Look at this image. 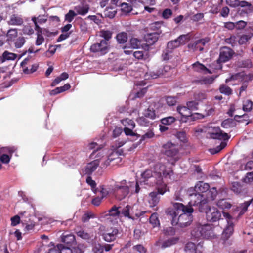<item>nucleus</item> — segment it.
<instances>
[{"instance_id": "obj_1", "label": "nucleus", "mask_w": 253, "mask_h": 253, "mask_svg": "<svg viewBox=\"0 0 253 253\" xmlns=\"http://www.w3.org/2000/svg\"><path fill=\"white\" fill-rule=\"evenodd\" d=\"M141 175L143 180L140 181L141 185L143 183L150 186L156 185L158 192H151L148 198L149 206L154 207L160 201L158 194L163 195L169 191L166 183L173 179V170L171 167L162 163H158L154 165L153 170L147 169Z\"/></svg>"}, {"instance_id": "obj_2", "label": "nucleus", "mask_w": 253, "mask_h": 253, "mask_svg": "<svg viewBox=\"0 0 253 253\" xmlns=\"http://www.w3.org/2000/svg\"><path fill=\"white\" fill-rule=\"evenodd\" d=\"M174 209L168 208L166 213L172 218V224L180 227L190 225L193 221L192 213L194 210L191 206H186L182 203H173Z\"/></svg>"}, {"instance_id": "obj_3", "label": "nucleus", "mask_w": 253, "mask_h": 253, "mask_svg": "<svg viewBox=\"0 0 253 253\" xmlns=\"http://www.w3.org/2000/svg\"><path fill=\"white\" fill-rule=\"evenodd\" d=\"M221 232L219 226H215L212 224H198L191 232L192 236L195 239L202 237L204 239L212 240L217 237Z\"/></svg>"}, {"instance_id": "obj_4", "label": "nucleus", "mask_w": 253, "mask_h": 253, "mask_svg": "<svg viewBox=\"0 0 253 253\" xmlns=\"http://www.w3.org/2000/svg\"><path fill=\"white\" fill-rule=\"evenodd\" d=\"M125 143L124 141H117L114 145L112 146L113 149L110 150H102L98 153V154L102 156L101 160L103 163L106 167L109 166L112 162L116 161L113 163L116 164L120 161L119 156L121 154L122 151L117 149L123 146Z\"/></svg>"}, {"instance_id": "obj_5", "label": "nucleus", "mask_w": 253, "mask_h": 253, "mask_svg": "<svg viewBox=\"0 0 253 253\" xmlns=\"http://www.w3.org/2000/svg\"><path fill=\"white\" fill-rule=\"evenodd\" d=\"M162 151L165 155L172 158L171 164L173 165L180 158L177 146L171 142H168L165 144L163 146Z\"/></svg>"}, {"instance_id": "obj_6", "label": "nucleus", "mask_w": 253, "mask_h": 253, "mask_svg": "<svg viewBox=\"0 0 253 253\" xmlns=\"http://www.w3.org/2000/svg\"><path fill=\"white\" fill-rule=\"evenodd\" d=\"M200 211L205 213L206 219L209 221L216 222L221 219V212L215 207H211L205 205L204 208H200Z\"/></svg>"}, {"instance_id": "obj_7", "label": "nucleus", "mask_w": 253, "mask_h": 253, "mask_svg": "<svg viewBox=\"0 0 253 253\" xmlns=\"http://www.w3.org/2000/svg\"><path fill=\"white\" fill-rule=\"evenodd\" d=\"M223 215L227 220V225L222 232V238L223 240H227L233 233L234 224L232 222V220L233 219V216L235 215H233V216H231L228 213H226L224 211H223Z\"/></svg>"}, {"instance_id": "obj_8", "label": "nucleus", "mask_w": 253, "mask_h": 253, "mask_svg": "<svg viewBox=\"0 0 253 253\" xmlns=\"http://www.w3.org/2000/svg\"><path fill=\"white\" fill-rule=\"evenodd\" d=\"M232 56V51L231 49L224 47L220 49V55L218 60L215 63L216 64L215 67H213V70H219L222 68L220 64L221 62L228 61Z\"/></svg>"}, {"instance_id": "obj_9", "label": "nucleus", "mask_w": 253, "mask_h": 253, "mask_svg": "<svg viewBox=\"0 0 253 253\" xmlns=\"http://www.w3.org/2000/svg\"><path fill=\"white\" fill-rule=\"evenodd\" d=\"M126 181L123 180L120 183H117L115 185L116 196L119 200H122L125 198L129 192V188L127 185H125Z\"/></svg>"}, {"instance_id": "obj_10", "label": "nucleus", "mask_w": 253, "mask_h": 253, "mask_svg": "<svg viewBox=\"0 0 253 253\" xmlns=\"http://www.w3.org/2000/svg\"><path fill=\"white\" fill-rule=\"evenodd\" d=\"M170 70V67L169 66H165L160 68L156 71H149L146 73L144 75L145 79L146 80L154 79L165 75L167 72Z\"/></svg>"}, {"instance_id": "obj_11", "label": "nucleus", "mask_w": 253, "mask_h": 253, "mask_svg": "<svg viewBox=\"0 0 253 253\" xmlns=\"http://www.w3.org/2000/svg\"><path fill=\"white\" fill-rule=\"evenodd\" d=\"M90 50L93 52H98L100 55H104L108 52V42L106 41L102 40L100 43L92 45Z\"/></svg>"}, {"instance_id": "obj_12", "label": "nucleus", "mask_w": 253, "mask_h": 253, "mask_svg": "<svg viewBox=\"0 0 253 253\" xmlns=\"http://www.w3.org/2000/svg\"><path fill=\"white\" fill-rule=\"evenodd\" d=\"M208 133L211 138L226 140L229 137L226 133L222 132L219 127H214L209 129Z\"/></svg>"}, {"instance_id": "obj_13", "label": "nucleus", "mask_w": 253, "mask_h": 253, "mask_svg": "<svg viewBox=\"0 0 253 253\" xmlns=\"http://www.w3.org/2000/svg\"><path fill=\"white\" fill-rule=\"evenodd\" d=\"M190 201L189 202V205H186V206H192L197 205L199 204L200 207L199 209L205 207V199H204L203 194H201L196 192L195 193H193L190 194Z\"/></svg>"}, {"instance_id": "obj_14", "label": "nucleus", "mask_w": 253, "mask_h": 253, "mask_svg": "<svg viewBox=\"0 0 253 253\" xmlns=\"http://www.w3.org/2000/svg\"><path fill=\"white\" fill-rule=\"evenodd\" d=\"M127 2H123L120 4L121 10L124 14L130 13L133 9V7L136 8L138 6L140 1L138 0H126Z\"/></svg>"}, {"instance_id": "obj_15", "label": "nucleus", "mask_w": 253, "mask_h": 253, "mask_svg": "<svg viewBox=\"0 0 253 253\" xmlns=\"http://www.w3.org/2000/svg\"><path fill=\"white\" fill-rule=\"evenodd\" d=\"M13 150L10 147H0V161L4 164H7L9 163L12 153Z\"/></svg>"}, {"instance_id": "obj_16", "label": "nucleus", "mask_w": 253, "mask_h": 253, "mask_svg": "<svg viewBox=\"0 0 253 253\" xmlns=\"http://www.w3.org/2000/svg\"><path fill=\"white\" fill-rule=\"evenodd\" d=\"M97 159L88 163L84 168V169H83V173L84 174H91L95 169H97V167L99 165V159L101 161L102 164H103L104 166V164L103 163L102 160L101 159L102 158V156L97 154Z\"/></svg>"}, {"instance_id": "obj_17", "label": "nucleus", "mask_w": 253, "mask_h": 253, "mask_svg": "<svg viewBox=\"0 0 253 253\" xmlns=\"http://www.w3.org/2000/svg\"><path fill=\"white\" fill-rule=\"evenodd\" d=\"M124 127V132L126 135L135 136L136 133L132 131L135 127L134 122L129 119H126L121 121Z\"/></svg>"}, {"instance_id": "obj_18", "label": "nucleus", "mask_w": 253, "mask_h": 253, "mask_svg": "<svg viewBox=\"0 0 253 253\" xmlns=\"http://www.w3.org/2000/svg\"><path fill=\"white\" fill-rule=\"evenodd\" d=\"M141 42L139 40L132 38L130 40L129 44L123 47L124 52L126 55H129L132 52V49L138 48Z\"/></svg>"}, {"instance_id": "obj_19", "label": "nucleus", "mask_w": 253, "mask_h": 253, "mask_svg": "<svg viewBox=\"0 0 253 253\" xmlns=\"http://www.w3.org/2000/svg\"><path fill=\"white\" fill-rule=\"evenodd\" d=\"M202 245L200 243L197 245L193 242L187 243L185 247V253H202Z\"/></svg>"}, {"instance_id": "obj_20", "label": "nucleus", "mask_w": 253, "mask_h": 253, "mask_svg": "<svg viewBox=\"0 0 253 253\" xmlns=\"http://www.w3.org/2000/svg\"><path fill=\"white\" fill-rule=\"evenodd\" d=\"M209 41L208 38H205L196 41L193 43L188 44V48L193 50H203V46Z\"/></svg>"}, {"instance_id": "obj_21", "label": "nucleus", "mask_w": 253, "mask_h": 253, "mask_svg": "<svg viewBox=\"0 0 253 253\" xmlns=\"http://www.w3.org/2000/svg\"><path fill=\"white\" fill-rule=\"evenodd\" d=\"M119 233L118 229L116 228H111L107 229L102 235L103 239L107 242H111L116 239Z\"/></svg>"}, {"instance_id": "obj_22", "label": "nucleus", "mask_w": 253, "mask_h": 253, "mask_svg": "<svg viewBox=\"0 0 253 253\" xmlns=\"http://www.w3.org/2000/svg\"><path fill=\"white\" fill-rule=\"evenodd\" d=\"M32 21L34 22L35 26V30L37 31V39L36 40L35 44L37 46L41 45L44 41V39L42 35V29L37 25V22L35 16L32 18Z\"/></svg>"}, {"instance_id": "obj_23", "label": "nucleus", "mask_w": 253, "mask_h": 253, "mask_svg": "<svg viewBox=\"0 0 253 253\" xmlns=\"http://www.w3.org/2000/svg\"><path fill=\"white\" fill-rule=\"evenodd\" d=\"M161 33V31L147 33L144 36L145 40L148 45H152L157 41L159 35Z\"/></svg>"}, {"instance_id": "obj_24", "label": "nucleus", "mask_w": 253, "mask_h": 253, "mask_svg": "<svg viewBox=\"0 0 253 253\" xmlns=\"http://www.w3.org/2000/svg\"><path fill=\"white\" fill-rule=\"evenodd\" d=\"M121 214L125 217L129 218H133V215H135L137 217H139L142 214L139 213H134L132 210V207L129 205H126L124 209L121 211Z\"/></svg>"}, {"instance_id": "obj_25", "label": "nucleus", "mask_w": 253, "mask_h": 253, "mask_svg": "<svg viewBox=\"0 0 253 253\" xmlns=\"http://www.w3.org/2000/svg\"><path fill=\"white\" fill-rule=\"evenodd\" d=\"M192 69L195 72L202 73L204 74L212 73L210 70L206 68L204 65L199 62H197L192 65Z\"/></svg>"}, {"instance_id": "obj_26", "label": "nucleus", "mask_w": 253, "mask_h": 253, "mask_svg": "<svg viewBox=\"0 0 253 253\" xmlns=\"http://www.w3.org/2000/svg\"><path fill=\"white\" fill-rule=\"evenodd\" d=\"M209 188V185L207 183L202 181L198 182L195 186V191L198 193L205 194Z\"/></svg>"}, {"instance_id": "obj_27", "label": "nucleus", "mask_w": 253, "mask_h": 253, "mask_svg": "<svg viewBox=\"0 0 253 253\" xmlns=\"http://www.w3.org/2000/svg\"><path fill=\"white\" fill-rule=\"evenodd\" d=\"M23 23V19L21 16L13 14L11 15L9 20L8 21V24L9 25L13 26H20Z\"/></svg>"}, {"instance_id": "obj_28", "label": "nucleus", "mask_w": 253, "mask_h": 253, "mask_svg": "<svg viewBox=\"0 0 253 253\" xmlns=\"http://www.w3.org/2000/svg\"><path fill=\"white\" fill-rule=\"evenodd\" d=\"M203 194L206 203L208 201L213 200L217 194V192L216 188L213 187L211 189L209 188L208 191Z\"/></svg>"}, {"instance_id": "obj_29", "label": "nucleus", "mask_w": 253, "mask_h": 253, "mask_svg": "<svg viewBox=\"0 0 253 253\" xmlns=\"http://www.w3.org/2000/svg\"><path fill=\"white\" fill-rule=\"evenodd\" d=\"M179 240L178 237L169 238L162 242H159V246L162 248H167L176 244Z\"/></svg>"}, {"instance_id": "obj_30", "label": "nucleus", "mask_w": 253, "mask_h": 253, "mask_svg": "<svg viewBox=\"0 0 253 253\" xmlns=\"http://www.w3.org/2000/svg\"><path fill=\"white\" fill-rule=\"evenodd\" d=\"M89 8L87 4H81L75 7L74 10L77 15H84L88 12Z\"/></svg>"}, {"instance_id": "obj_31", "label": "nucleus", "mask_w": 253, "mask_h": 253, "mask_svg": "<svg viewBox=\"0 0 253 253\" xmlns=\"http://www.w3.org/2000/svg\"><path fill=\"white\" fill-rule=\"evenodd\" d=\"M17 55L13 53L9 52L7 51L4 52L1 57H0V64L3 63L6 60H13L17 57Z\"/></svg>"}, {"instance_id": "obj_32", "label": "nucleus", "mask_w": 253, "mask_h": 253, "mask_svg": "<svg viewBox=\"0 0 253 253\" xmlns=\"http://www.w3.org/2000/svg\"><path fill=\"white\" fill-rule=\"evenodd\" d=\"M120 208V207L113 206L108 211L105 212L104 213L120 219L121 215V211L119 210Z\"/></svg>"}, {"instance_id": "obj_33", "label": "nucleus", "mask_w": 253, "mask_h": 253, "mask_svg": "<svg viewBox=\"0 0 253 253\" xmlns=\"http://www.w3.org/2000/svg\"><path fill=\"white\" fill-rule=\"evenodd\" d=\"M177 110L182 117L187 118L193 116V115L191 114V112L188 107L178 106Z\"/></svg>"}, {"instance_id": "obj_34", "label": "nucleus", "mask_w": 253, "mask_h": 253, "mask_svg": "<svg viewBox=\"0 0 253 253\" xmlns=\"http://www.w3.org/2000/svg\"><path fill=\"white\" fill-rule=\"evenodd\" d=\"M101 217L104 219V221L108 223H110L112 225L117 224L118 223L119 218L115 217L114 216H112L109 214L106 213H103Z\"/></svg>"}, {"instance_id": "obj_35", "label": "nucleus", "mask_w": 253, "mask_h": 253, "mask_svg": "<svg viewBox=\"0 0 253 253\" xmlns=\"http://www.w3.org/2000/svg\"><path fill=\"white\" fill-rule=\"evenodd\" d=\"M18 36V31L16 28H11L9 29L6 34V37L7 41L8 42H13L15 38Z\"/></svg>"}, {"instance_id": "obj_36", "label": "nucleus", "mask_w": 253, "mask_h": 253, "mask_svg": "<svg viewBox=\"0 0 253 253\" xmlns=\"http://www.w3.org/2000/svg\"><path fill=\"white\" fill-rule=\"evenodd\" d=\"M252 37H253V30H252L249 35H243L241 36L238 40V42L240 44H246Z\"/></svg>"}, {"instance_id": "obj_37", "label": "nucleus", "mask_w": 253, "mask_h": 253, "mask_svg": "<svg viewBox=\"0 0 253 253\" xmlns=\"http://www.w3.org/2000/svg\"><path fill=\"white\" fill-rule=\"evenodd\" d=\"M149 220L150 224H151L154 228L158 227L160 226V222L157 213H153L150 217Z\"/></svg>"}, {"instance_id": "obj_38", "label": "nucleus", "mask_w": 253, "mask_h": 253, "mask_svg": "<svg viewBox=\"0 0 253 253\" xmlns=\"http://www.w3.org/2000/svg\"><path fill=\"white\" fill-rule=\"evenodd\" d=\"M116 39L119 43H124L127 40V34L125 32H121L117 35Z\"/></svg>"}, {"instance_id": "obj_39", "label": "nucleus", "mask_w": 253, "mask_h": 253, "mask_svg": "<svg viewBox=\"0 0 253 253\" xmlns=\"http://www.w3.org/2000/svg\"><path fill=\"white\" fill-rule=\"evenodd\" d=\"M117 10L113 7H107L104 11V15L105 17L110 18H113L116 15Z\"/></svg>"}, {"instance_id": "obj_40", "label": "nucleus", "mask_w": 253, "mask_h": 253, "mask_svg": "<svg viewBox=\"0 0 253 253\" xmlns=\"http://www.w3.org/2000/svg\"><path fill=\"white\" fill-rule=\"evenodd\" d=\"M191 36L189 34L182 35L177 39L179 42L180 45H184L187 43L190 39Z\"/></svg>"}, {"instance_id": "obj_41", "label": "nucleus", "mask_w": 253, "mask_h": 253, "mask_svg": "<svg viewBox=\"0 0 253 253\" xmlns=\"http://www.w3.org/2000/svg\"><path fill=\"white\" fill-rule=\"evenodd\" d=\"M250 204V202H246L241 204L240 207L236 208V211H239V216L243 214L246 212Z\"/></svg>"}, {"instance_id": "obj_42", "label": "nucleus", "mask_w": 253, "mask_h": 253, "mask_svg": "<svg viewBox=\"0 0 253 253\" xmlns=\"http://www.w3.org/2000/svg\"><path fill=\"white\" fill-rule=\"evenodd\" d=\"M217 206L223 210L228 209L231 208V205L224 199L219 200L217 203Z\"/></svg>"}, {"instance_id": "obj_43", "label": "nucleus", "mask_w": 253, "mask_h": 253, "mask_svg": "<svg viewBox=\"0 0 253 253\" xmlns=\"http://www.w3.org/2000/svg\"><path fill=\"white\" fill-rule=\"evenodd\" d=\"M143 115L147 119H150L151 120H154L156 117V115L155 111L153 109H150L149 108L147 109L145 111Z\"/></svg>"}, {"instance_id": "obj_44", "label": "nucleus", "mask_w": 253, "mask_h": 253, "mask_svg": "<svg viewBox=\"0 0 253 253\" xmlns=\"http://www.w3.org/2000/svg\"><path fill=\"white\" fill-rule=\"evenodd\" d=\"M180 46L179 42L176 39L169 42L167 44V48L169 50H173Z\"/></svg>"}, {"instance_id": "obj_45", "label": "nucleus", "mask_w": 253, "mask_h": 253, "mask_svg": "<svg viewBox=\"0 0 253 253\" xmlns=\"http://www.w3.org/2000/svg\"><path fill=\"white\" fill-rule=\"evenodd\" d=\"M176 121L175 117L173 116H169L164 118L161 119V123L165 125H170Z\"/></svg>"}, {"instance_id": "obj_46", "label": "nucleus", "mask_w": 253, "mask_h": 253, "mask_svg": "<svg viewBox=\"0 0 253 253\" xmlns=\"http://www.w3.org/2000/svg\"><path fill=\"white\" fill-rule=\"evenodd\" d=\"M112 33L109 30H102L100 32V36L105 39L104 41L107 42L112 37Z\"/></svg>"}, {"instance_id": "obj_47", "label": "nucleus", "mask_w": 253, "mask_h": 253, "mask_svg": "<svg viewBox=\"0 0 253 253\" xmlns=\"http://www.w3.org/2000/svg\"><path fill=\"white\" fill-rule=\"evenodd\" d=\"M253 103L252 101L247 100L244 101L243 104V109L244 111L249 112L250 111L253 107Z\"/></svg>"}, {"instance_id": "obj_48", "label": "nucleus", "mask_w": 253, "mask_h": 253, "mask_svg": "<svg viewBox=\"0 0 253 253\" xmlns=\"http://www.w3.org/2000/svg\"><path fill=\"white\" fill-rule=\"evenodd\" d=\"M62 240L63 242L69 244L74 242L75 237L72 234L64 235L62 237Z\"/></svg>"}, {"instance_id": "obj_49", "label": "nucleus", "mask_w": 253, "mask_h": 253, "mask_svg": "<svg viewBox=\"0 0 253 253\" xmlns=\"http://www.w3.org/2000/svg\"><path fill=\"white\" fill-rule=\"evenodd\" d=\"M226 146V143L225 142H222L219 146H217L215 148L211 149L210 150V152L212 154H215L219 152H220L221 150H222Z\"/></svg>"}, {"instance_id": "obj_50", "label": "nucleus", "mask_w": 253, "mask_h": 253, "mask_svg": "<svg viewBox=\"0 0 253 253\" xmlns=\"http://www.w3.org/2000/svg\"><path fill=\"white\" fill-rule=\"evenodd\" d=\"M85 246L82 244H79L73 248V253H84Z\"/></svg>"}, {"instance_id": "obj_51", "label": "nucleus", "mask_w": 253, "mask_h": 253, "mask_svg": "<svg viewBox=\"0 0 253 253\" xmlns=\"http://www.w3.org/2000/svg\"><path fill=\"white\" fill-rule=\"evenodd\" d=\"M77 15L75 11L70 10L67 14L65 15V20L68 22H71L74 17Z\"/></svg>"}, {"instance_id": "obj_52", "label": "nucleus", "mask_w": 253, "mask_h": 253, "mask_svg": "<svg viewBox=\"0 0 253 253\" xmlns=\"http://www.w3.org/2000/svg\"><path fill=\"white\" fill-rule=\"evenodd\" d=\"M219 90L221 93H223V94H226L227 95L231 94L232 93L231 89L229 87H228L225 85H221L219 88Z\"/></svg>"}, {"instance_id": "obj_53", "label": "nucleus", "mask_w": 253, "mask_h": 253, "mask_svg": "<svg viewBox=\"0 0 253 253\" xmlns=\"http://www.w3.org/2000/svg\"><path fill=\"white\" fill-rule=\"evenodd\" d=\"M162 24L159 22H156L153 23H152L150 25V29L154 31V32H157V31H161L160 30L161 27L162 26Z\"/></svg>"}, {"instance_id": "obj_54", "label": "nucleus", "mask_w": 253, "mask_h": 253, "mask_svg": "<svg viewBox=\"0 0 253 253\" xmlns=\"http://www.w3.org/2000/svg\"><path fill=\"white\" fill-rule=\"evenodd\" d=\"M165 101L167 104L169 106L175 105L177 102L176 98L172 96L166 97Z\"/></svg>"}, {"instance_id": "obj_55", "label": "nucleus", "mask_w": 253, "mask_h": 253, "mask_svg": "<svg viewBox=\"0 0 253 253\" xmlns=\"http://www.w3.org/2000/svg\"><path fill=\"white\" fill-rule=\"evenodd\" d=\"M22 31L24 34L28 35H32L34 32L33 28L29 25L24 26L23 28Z\"/></svg>"}, {"instance_id": "obj_56", "label": "nucleus", "mask_w": 253, "mask_h": 253, "mask_svg": "<svg viewBox=\"0 0 253 253\" xmlns=\"http://www.w3.org/2000/svg\"><path fill=\"white\" fill-rule=\"evenodd\" d=\"M231 188L236 193H239L241 191V185L238 182H233Z\"/></svg>"}, {"instance_id": "obj_57", "label": "nucleus", "mask_w": 253, "mask_h": 253, "mask_svg": "<svg viewBox=\"0 0 253 253\" xmlns=\"http://www.w3.org/2000/svg\"><path fill=\"white\" fill-rule=\"evenodd\" d=\"M25 43V39L23 37H19L15 42V46L17 48H21Z\"/></svg>"}, {"instance_id": "obj_58", "label": "nucleus", "mask_w": 253, "mask_h": 253, "mask_svg": "<svg viewBox=\"0 0 253 253\" xmlns=\"http://www.w3.org/2000/svg\"><path fill=\"white\" fill-rule=\"evenodd\" d=\"M175 232V229L172 227H168L164 229V233L167 236H173Z\"/></svg>"}, {"instance_id": "obj_59", "label": "nucleus", "mask_w": 253, "mask_h": 253, "mask_svg": "<svg viewBox=\"0 0 253 253\" xmlns=\"http://www.w3.org/2000/svg\"><path fill=\"white\" fill-rule=\"evenodd\" d=\"M137 122L139 125L142 126L147 125L149 123L148 119L144 115L139 117L137 120Z\"/></svg>"}, {"instance_id": "obj_60", "label": "nucleus", "mask_w": 253, "mask_h": 253, "mask_svg": "<svg viewBox=\"0 0 253 253\" xmlns=\"http://www.w3.org/2000/svg\"><path fill=\"white\" fill-rule=\"evenodd\" d=\"M244 181L245 183L253 184V172L247 173Z\"/></svg>"}, {"instance_id": "obj_61", "label": "nucleus", "mask_w": 253, "mask_h": 253, "mask_svg": "<svg viewBox=\"0 0 253 253\" xmlns=\"http://www.w3.org/2000/svg\"><path fill=\"white\" fill-rule=\"evenodd\" d=\"M104 250L103 247L100 244H95L93 248L92 252L93 253H103Z\"/></svg>"}, {"instance_id": "obj_62", "label": "nucleus", "mask_w": 253, "mask_h": 253, "mask_svg": "<svg viewBox=\"0 0 253 253\" xmlns=\"http://www.w3.org/2000/svg\"><path fill=\"white\" fill-rule=\"evenodd\" d=\"M170 50L169 49H168L167 48V49L164 52V53H163L162 56V58H163V59L164 60H168L169 59H170L171 57V52L170 51Z\"/></svg>"}, {"instance_id": "obj_63", "label": "nucleus", "mask_w": 253, "mask_h": 253, "mask_svg": "<svg viewBox=\"0 0 253 253\" xmlns=\"http://www.w3.org/2000/svg\"><path fill=\"white\" fill-rule=\"evenodd\" d=\"M94 215L91 212H86L84 214L82 218V220L84 222L88 221L90 218H93Z\"/></svg>"}, {"instance_id": "obj_64", "label": "nucleus", "mask_w": 253, "mask_h": 253, "mask_svg": "<svg viewBox=\"0 0 253 253\" xmlns=\"http://www.w3.org/2000/svg\"><path fill=\"white\" fill-rule=\"evenodd\" d=\"M61 244L58 245L56 247H54L49 250V251L46 253H60V248Z\"/></svg>"}]
</instances>
